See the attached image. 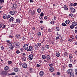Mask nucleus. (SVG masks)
Masks as SVG:
<instances>
[{"label": "nucleus", "instance_id": "nucleus-1", "mask_svg": "<svg viewBox=\"0 0 77 77\" xmlns=\"http://www.w3.org/2000/svg\"><path fill=\"white\" fill-rule=\"evenodd\" d=\"M13 45L16 48H20V44L18 42H15L13 43Z\"/></svg>", "mask_w": 77, "mask_h": 77}, {"label": "nucleus", "instance_id": "nucleus-2", "mask_svg": "<svg viewBox=\"0 0 77 77\" xmlns=\"http://www.w3.org/2000/svg\"><path fill=\"white\" fill-rule=\"evenodd\" d=\"M17 13V11H12L10 12V14L11 15H15Z\"/></svg>", "mask_w": 77, "mask_h": 77}, {"label": "nucleus", "instance_id": "nucleus-3", "mask_svg": "<svg viewBox=\"0 0 77 77\" xmlns=\"http://www.w3.org/2000/svg\"><path fill=\"white\" fill-rule=\"evenodd\" d=\"M33 50V47L31 46H29L28 49L27 50L28 51H32Z\"/></svg>", "mask_w": 77, "mask_h": 77}, {"label": "nucleus", "instance_id": "nucleus-4", "mask_svg": "<svg viewBox=\"0 0 77 77\" xmlns=\"http://www.w3.org/2000/svg\"><path fill=\"white\" fill-rule=\"evenodd\" d=\"M33 58V56L32 54H31L28 56V59L30 60H32Z\"/></svg>", "mask_w": 77, "mask_h": 77}, {"label": "nucleus", "instance_id": "nucleus-5", "mask_svg": "<svg viewBox=\"0 0 77 77\" xmlns=\"http://www.w3.org/2000/svg\"><path fill=\"white\" fill-rule=\"evenodd\" d=\"M72 70L71 69H69L67 71V74H71L72 73Z\"/></svg>", "mask_w": 77, "mask_h": 77}, {"label": "nucleus", "instance_id": "nucleus-6", "mask_svg": "<svg viewBox=\"0 0 77 77\" xmlns=\"http://www.w3.org/2000/svg\"><path fill=\"white\" fill-rule=\"evenodd\" d=\"M70 11V12H72V13H74V12H75V8H71Z\"/></svg>", "mask_w": 77, "mask_h": 77}, {"label": "nucleus", "instance_id": "nucleus-7", "mask_svg": "<svg viewBox=\"0 0 77 77\" xmlns=\"http://www.w3.org/2000/svg\"><path fill=\"white\" fill-rule=\"evenodd\" d=\"M15 37L17 39H20L21 38V35L20 34H17L15 36Z\"/></svg>", "mask_w": 77, "mask_h": 77}, {"label": "nucleus", "instance_id": "nucleus-8", "mask_svg": "<svg viewBox=\"0 0 77 77\" xmlns=\"http://www.w3.org/2000/svg\"><path fill=\"white\" fill-rule=\"evenodd\" d=\"M18 7V5L17 4H14L13 5L12 8L13 9H17V8Z\"/></svg>", "mask_w": 77, "mask_h": 77}, {"label": "nucleus", "instance_id": "nucleus-9", "mask_svg": "<svg viewBox=\"0 0 77 77\" xmlns=\"http://www.w3.org/2000/svg\"><path fill=\"white\" fill-rule=\"evenodd\" d=\"M28 47H29V46L27 44H25L23 46V48L24 50H27L28 48Z\"/></svg>", "mask_w": 77, "mask_h": 77}, {"label": "nucleus", "instance_id": "nucleus-10", "mask_svg": "<svg viewBox=\"0 0 77 77\" xmlns=\"http://www.w3.org/2000/svg\"><path fill=\"white\" fill-rule=\"evenodd\" d=\"M72 24L73 26H77V23L76 22L74 21L72 23Z\"/></svg>", "mask_w": 77, "mask_h": 77}, {"label": "nucleus", "instance_id": "nucleus-11", "mask_svg": "<svg viewBox=\"0 0 77 77\" xmlns=\"http://www.w3.org/2000/svg\"><path fill=\"white\" fill-rule=\"evenodd\" d=\"M22 66L24 68H26L27 67V64L24 63L23 64Z\"/></svg>", "mask_w": 77, "mask_h": 77}, {"label": "nucleus", "instance_id": "nucleus-12", "mask_svg": "<svg viewBox=\"0 0 77 77\" xmlns=\"http://www.w3.org/2000/svg\"><path fill=\"white\" fill-rule=\"evenodd\" d=\"M59 39H62V36H60V35H59L58 36H57L56 37V40H58Z\"/></svg>", "mask_w": 77, "mask_h": 77}, {"label": "nucleus", "instance_id": "nucleus-13", "mask_svg": "<svg viewBox=\"0 0 77 77\" xmlns=\"http://www.w3.org/2000/svg\"><path fill=\"white\" fill-rule=\"evenodd\" d=\"M44 72L43 71H41L39 73V75L40 76H43L44 75Z\"/></svg>", "mask_w": 77, "mask_h": 77}, {"label": "nucleus", "instance_id": "nucleus-14", "mask_svg": "<svg viewBox=\"0 0 77 77\" xmlns=\"http://www.w3.org/2000/svg\"><path fill=\"white\" fill-rule=\"evenodd\" d=\"M46 59L47 60H50L51 58H50V55H47L46 56Z\"/></svg>", "mask_w": 77, "mask_h": 77}, {"label": "nucleus", "instance_id": "nucleus-15", "mask_svg": "<svg viewBox=\"0 0 77 77\" xmlns=\"http://www.w3.org/2000/svg\"><path fill=\"white\" fill-rule=\"evenodd\" d=\"M16 21L17 23H19L21 22V20L18 18H17L16 20Z\"/></svg>", "mask_w": 77, "mask_h": 77}, {"label": "nucleus", "instance_id": "nucleus-16", "mask_svg": "<svg viewBox=\"0 0 77 77\" xmlns=\"http://www.w3.org/2000/svg\"><path fill=\"white\" fill-rule=\"evenodd\" d=\"M60 55V53L58 52H57L56 53V56L57 57H59Z\"/></svg>", "mask_w": 77, "mask_h": 77}, {"label": "nucleus", "instance_id": "nucleus-17", "mask_svg": "<svg viewBox=\"0 0 77 77\" xmlns=\"http://www.w3.org/2000/svg\"><path fill=\"white\" fill-rule=\"evenodd\" d=\"M69 59H72V58H73V56L72 54H69Z\"/></svg>", "mask_w": 77, "mask_h": 77}, {"label": "nucleus", "instance_id": "nucleus-18", "mask_svg": "<svg viewBox=\"0 0 77 77\" xmlns=\"http://www.w3.org/2000/svg\"><path fill=\"white\" fill-rule=\"evenodd\" d=\"M2 74L4 75H6L7 74V72L5 71H2Z\"/></svg>", "mask_w": 77, "mask_h": 77}, {"label": "nucleus", "instance_id": "nucleus-19", "mask_svg": "<svg viewBox=\"0 0 77 77\" xmlns=\"http://www.w3.org/2000/svg\"><path fill=\"white\" fill-rule=\"evenodd\" d=\"M14 70L15 72H18V68H15L14 69Z\"/></svg>", "mask_w": 77, "mask_h": 77}, {"label": "nucleus", "instance_id": "nucleus-20", "mask_svg": "<svg viewBox=\"0 0 77 77\" xmlns=\"http://www.w3.org/2000/svg\"><path fill=\"white\" fill-rule=\"evenodd\" d=\"M65 23L66 24H69V23H70V21L69 20H67L66 21Z\"/></svg>", "mask_w": 77, "mask_h": 77}, {"label": "nucleus", "instance_id": "nucleus-21", "mask_svg": "<svg viewBox=\"0 0 77 77\" xmlns=\"http://www.w3.org/2000/svg\"><path fill=\"white\" fill-rule=\"evenodd\" d=\"M4 69L5 70V71H7L8 70V69H9V67L8 66H6L5 67Z\"/></svg>", "mask_w": 77, "mask_h": 77}, {"label": "nucleus", "instance_id": "nucleus-22", "mask_svg": "<svg viewBox=\"0 0 77 77\" xmlns=\"http://www.w3.org/2000/svg\"><path fill=\"white\" fill-rule=\"evenodd\" d=\"M49 70L50 71H51V72H53L54 69L53 68H50Z\"/></svg>", "mask_w": 77, "mask_h": 77}, {"label": "nucleus", "instance_id": "nucleus-23", "mask_svg": "<svg viewBox=\"0 0 77 77\" xmlns=\"http://www.w3.org/2000/svg\"><path fill=\"white\" fill-rule=\"evenodd\" d=\"M64 10H65L66 11L68 10V9L67 8V7H66V5H64Z\"/></svg>", "mask_w": 77, "mask_h": 77}, {"label": "nucleus", "instance_id": "nucleus-24", "mask_svg": "<svg viewBox=\"0 0 77 77\" xmlns=\"http://www.w3.org/2000/svg\"><path fill=\"white\" fill-rule=\"evenodd\" d=\"M34 48L35 50H37V48H39V47H38V46L37 45H35Z\"/></svg>", "mask_w": 77, "mask_h": 77}, {"label": "nucleus", "instance_id": "nucleus-25", "mask_svg": "<svg viewBox=\"0 0 77 77\" xmlns=\"http://www.w3.org/2000/svg\"><path fill=\"white\" fill-rule=\"evenodd\" d=\"M42 58L43 59H46V56L45 55H43L42 56Z\"/></svg>", "mask_w": 77, "mask_h": 77}, {"label": "nucleus", "instance_id": "nucleus-26", "mask_svg": "<svg viewBox=\"0 0 77 77\" xmlns=\"http://www.w3.org/2000/svg\"><path fill=\"white\" fill-rule=\"evenodd\" d=\"M13 20H14V17H12L10 18L9 21H10V22H11V21H12Z\"/></svg>", "mask_w": 77, "mask_h": 77}, {"label": "nucleus", "instance_id": "nucleus-27", "mask_svg": "<svg viewBox=\"0 0 77 77\" xmlns=\"http://www.w3.org/2000/svg\"><path fill=\"white\" fill-rule=\"evenodd\" d=\"M40 48L42 51H44V50H45V48L43 46H42L40 47Z\"/></svg>", "mask_w": 77, "mask_h": 77}, {"label": "nucleus", "instance_id": "nucleus-28", "mask_svg": "<svg viewBox=\"0 0 77 77\" xmlns=\"http://www.w3.org/2000/svg\"><path fill=\"white\" fill-rule=\"evenodd\" d=\"M61 25L63 26H66L67 25L66 23H62Z\"/></svg>", "mask_w": 77, "mask_h": 77}, {"label": "nucleus", "instance_id": "nucleus-29", "mask_svg": "<svg viewBox=\"0 0 77 77\" xmlns=\"http://www.w3.org/2000/svg\"><path fill=\"white\" fill-rule=\"evenodd\" d=\"M9 48L10 49H11V50H12L13 48H14V47H13V46L12 45H11L10 46Z\"/></svg>", "mask_w": 77, "mask_h": 77}, {"label": "nucleus", "instance_id": "nucleus-30", "mask_svg": "<svg viewBox=\"0 0 77 77\" xmlns=\"http://www.w3.org/2000/svg\"><path fill=\"white\" fill-rule=\"evenodd\" d=\"M7 18V15L6 14H4L3 16V18L4 19H6Z\"/></svg>", "mask_w": 77, "mask_h": 77}, {"label": "nucleus", "instance_id": "nucleus-31", "mask_svg": "<svg viewBox=\"0 0 77 77\" xmlns=\"http://www.w3.org/2000/svg\"><path fill=\"white\" fill-rule=\"evenodd\" d=\"M45 48H47V49H49L50 48V46L48 45H47L45 46Z\"/></svg>", "mask_w": 77, "mask_h": 77}, {"label": "nucleus", "instance_id": "nucleus-32", "mask_svg": "<svg viewBox=\"0 0 77 77\" xmlns=\"http://www.w3.org/2000/svg\"><path fill=\"white\" fill-rule=\"evenodd\" d=\"M22 60L23 61H26V57H23L22 59Z\"/></svg>", "mask_w": 77, "mask_h": 77}, {"label": "nucleus", "instance_id": "nucleus-33", "mask_svg": "<svg viewBox=\"0 0 77 77\" xmlns=\"http://www.w3.org/2000/svg\"><path fill=\"white\" fill-rule=\"evenodd\" d=\"M37 11L38 13H40L41 11V9L38 8L37 10Z\"/></svg>", "mask_w": 77, "mask_h": 77}, {"label": "nucleus", "instance_id": "nucleus-34", "mask_svg": "<svg viewBox=\"0 0 77 77\" xmlns=\"http://www.w3.org/2000/svg\"><path fill=\"white\" fill-rule=\"evenodd\" d=\"M70 77H74V74L73 73H70Z\"/></svg>", "mask_w": 77, "mask_h": 77}, {"label": "nucleus", "instance_id": "nucleus-35", "mask_svg": "<svg viewBox=\"0 0 77 77\" xmlns=\"http://www.w3.org/2000/svg\"><path fill=\"white\" fill-rule=\"evenodd\" d=\"M37 45L38 47H40L41 46V43H38Z\"/></svg>", "mask_w": 77, "mask_h": 77}, {"label": "nucleus", "instance_id": "nucleus-36", "mask_svg": "<svg viewBox=\"0 0 77 77\" xmlns=\"http://www.w3.org/2000/svg\"><path fill=\"white\" fill-rule=\"evenodd\" d=\"M70 28L71 29H73L74 28V26L73 25H71L70 26Z\"/></svg>", "mask_w": 77, "mask_h": 77}, {"label": "nucleus", "instance_id": "nucleus-37", "mask_svg": "<svg viewBox=\"0 0 77 77\" xmlns=\"http://www.w3.org/2000/svg\"><path fill=\"white\" fill-rule=\"evenodd\" d=\"M31 13H32V15H34L35 14V11L34 10H33L31 12Z\"/></svg>", "mask_w": 77, "mask_h": 77}, {"label": "nucleus", "instance_id": "nucleus-38", "mask_svg": "<svg viewBox=\"0 0 77 77\" xmlns=\"http://www.w3.org/2000/svg\"><path fill=\"white\" fill-rule=\"evenodd\" d=\"M69 68H71V67L72 66V65L71 64H69Z\"/></svg>", "mask_w": 77, "mask_h": 77}, {"label": "nucleus", "instance_id": "nucleus-39", "mask_svg": "<svg viewBox=\"0 0 77 77\" xmlns=\"http://www.w3.org/2000/svg\"><path fill=\"white\" fill-rule=\"evenodd\" d=\"M54 64L53 63H51L49 65V66L51 67L53 66Z\"/></svg>", "mask_w": 77, "mask_h": 77}, {"label": "nucleus", "instance_id": "nucleus-40", "mask_svg": "<svg viewBox=\"0 0 77 77\" xmlns=\"http://www.w3.org/2000/svg\"><path fill=\"white\" fill-rule=\"evenodd\" d=\"M54 21L53 20H52L51 22V24H54Z\"/></svg>", "mask_w": 77, "mask_h": 77}, {"label": "nucleus", "instance_id": "nucleus-41", "mask_svg": "<svg viewBox=\"0 0 77 77\" xmlns=\"http://www.w3.org/2000/svg\"><path fill=\"white\" fill-rule=\"evenodd\" d=\"M59 28L58 27H57L56 28V31H59Z\"/></svg>", "mask_w": 77, "mask_h": 77}, {"label": "nucleus", "instance_id": "nucleus-42", "mask_svg": "<svg viewBox=\"0 0 77 77\" xmlns=\"http://www.w3.org/2000/svg\"><path fill=\"white\" fill-rule=\"evenodd\" d=\"M37 34L39 36H40L41 35V33L40 32H38L37 33Z\"/></svg>", "mask_w": 77, "mask_h": 77}, {"label": "nucleus", "instance_id": "nucleus-43", "mask_svg": "<svg viewBox=\"0 0 77 77\" xmlns=\"http://www.w3.org/2000/svg\"><path fill=\"white\" fill-rule=\"evenodd\" d=\"M75 74L77 75V69H75Z\"/></svg>", "mask_w": 77, "mask_h": 77}, {"label": "nucleus", "instance_id": "nucleus-44", "mask_svg": "<svg viewBox=\"0 0 77 77\" xmlns=\"http://www.w3.org/2000/svg\"><path fill=\"white\" fill-rule=\"evenodd\" d=\"M77 6V3H75L73 4V6Z\"/></svg>", "mask_w": 77, "mask_h": 77}, {"label": "nucleus", "instance_id": "nucleus-45", "mask_svg": "<svg viewBox=\"0 0 77 77\" xmlns=\"http://www.w3.org/2000/svg\"><path fill=\"white\" fill-rule=\"evenodd\" d=\"M36 66L38 67V68H39V67L41 66V65L38 64L36 65Z\"/></svg>", "mask_w": 77, "mask_h": 77}, {"label": "nucleus", "instance_id": "nucleus-46", "mask_svg": "<svg viewBox=\"0 0 77 77\" xmlns=\"http://www.w3.org/2000/svg\"><path fill=\"white\" fill-rule=\"evenodd\" d=\"M73 15V14H70L69 15V17H72Z\"/></svg>", "mask_w": 77, "mask_h": 77}, {"label": "nucleus", "instance_id": "nucleus-47", "mask_svg": "<svg viewBox=\"0 0 77 77\" xmlns=\"http://www.w3.org/2000/svg\"><path fill=\"white\" fill-rule=\"evenodd\" d=\"M10 17H11V15H8L7 17V19H8Z\"/></svg>", "mask_w": 77, "mask_h": 77}, {"label": "nucleus", "instance_id": "nucleus-48", "mask_svg": "<svg viewBox=\"0 0 77 77\" xmlns=\"http://www.w3.org/2000/svg\"><path fill=\"white\" fill-rule=\"evenodd\" d=\"M8 64H11L12 63V61H9L8 62Z\"/></svg>", "mask_w": 77, "mask_h": 77}, {"label": "nucleus", "instance_id": "nucleus-49", "mask_svg": "<svg viewBox=\"0 0 77 77\" xmlns=\"http://www.w3.org/2000/svg\"><path fill=\"white\" fill-rule=\"evenodd\" d=\"M40 29H41L42 30H44V28L43 27V26H41V27H40Z\"/></svg>", "mask_w": 77, "mask_h": 77}, {"label": "nucleus", "instance_id": "nucleus-50", "mask_svg": "<svg viewBox=\"0 0 77 77\" xmlns=\"http://www.w3.org/2000/svg\"><path fill=\"white\" fill-rule=\"evenodd\" d=\"M1 48L2 50H4V47L3 46H2L1 47Z\"/></svg>", "mask_w": 77, "mask_h": 77}, {"label": "nucleus", "instance_id": "nucleus-51", "mask_svg": "<svg viewBox=\"0 0 77 77\" xmlns=\"http://www.w3.org/2000/svg\"><path fill=\"white\" fill-rule=\"evenodd\" d=\"M48 30L49 32H52V31L51 29H48Z\"/></svg>", "mask_w": 77, "mask_h": 77}, {"label": "nucleus", "instance_id": "nucleus-52", "mask_svg": "<svg viewBox=\"0 0 77 77\" xmlns=\"http://www.w3.org/2000/svg\"><path fill=\"white\" fill-rule=\"evenodd\" d=\"M16 53H17V54H19V53H20V51L17 50L16 51Z\"/></svg>", "mask_w": 77, "mask_h": 77}, {"label": "nucleus", "instance_id": "nucleus-53", "mask_svg": "<svg viewBox=\"0 0 77 77\" xmlns=\"http://www.w3.org/2000/svg\"><path fill=\"white\" fill-rule=\"evenodd\" d=\"M3 2H4V0H0V3H3Z\"/></svg>", "mask_w": 77, "mask_h": 77}, {"label": "nucleus", "instance_id": "nucleus-54", "mask_svg": "<svg viewBox=\"0 0 77 77\" xmlns=\"http://www.w3.org/2000/svg\"><path fill=\"white\" fill-rule=\"evenodd\" d=\"M30 3H33V0H30Z\"/></svg>", "mask_w": 77, "mask_h": 77}, {"label": "nucleus", "instance_id": "nucleus-55", "mask_svg": "<svg viewBox=\"0 0 77 77\" xmlns=\"http://www.w3.org/2000/svg\"><path fill=\"white\" fill-rule=\"evenodd\" d=\"M20 50L21 51H24V49H23V48H21Z\"/></svg>", "mask_w": 77, "mask_h": 77}, {"label": "nucleus", "instance_id": "nucleus-56", "mask_svg": "<svg viewBox=\"0 0 77 77\" xmlns=\"http://www.w3.org/2000/svg\"><path fill=\"white\" fill-rule=\"evenodd\" d=\"M44 15V13H42L41 14V16H43Z\"/></svg>", "mask_w": 77, "mask_h": 77}, {"label": "nucleus", "instance_id": "nucleus-57", "mask_svg": "<svg viewBox=\"0 0 77 77\" xmlns=\"http://www.w3.org/2000/svg\"><path fill=\"white\" fill-rule=\"evenodd\" d=\"M7 42L8 44H10V42H11V41L8 40L7 41Z\"/></svg>", "mask_w": 77, "mask_h": 77}, {"label": "nucleus", "instance_id": "nucleus-58", "mask_svg": "<svg viewBox=\"0 0 77 77\" xmlns=\"http://www.w3.org/2000/svg\"><path fill=\"white\" fill-rule=\"evenodd\" d=\"M47 16H45L44 17V19H45V20H46V19H47Z\"/></svg>", "mask_w": 77, "mask_h": 77}, {"label": "nucleus", "instance_id": "nucleus-59", "mask_svg": "<svg viewBox=\"0 0 77 77\" xmlns=\"http://www.w3.org/2000/svg\"><path fill=\"white\" fill-rule=\"evenodd\" d=\"M39 18L40 20H42V17L40 16L39 17Z\"/></svg>", "mask_w": 77, "mask_h": 77}, {"label": "nucleus", "instance_id": "nucleus-60", "mask_svg": "<svg viewBox=\"0 0 77 77\" xmlns=\"http://www.w3.org/2000/svg\"><path fill=\"white\" fill-rule=\"evenodd\" d=\"M71 38L72 39H74V36L73 35L72 36Z\"/></svg>", "mask_w": 77, "mask_h": 77}, {"label": "nucleus", "instance_id": "nucleus-61", "mask_svg": "<svg viewBox=\"0 0 77 77\" xmlns=\"http://www.w3.org/2000/svg\"><path fill=\"white\" fill-rule=\"evenodd\" d=\"M70 62H72V59H70Z\"/></svg>", "mask_w": 77, "mask_h": 77}, {"label": "nucleus", "instance_id": "nucleus-62", "mask_svg": "<svg viewBox=\"0 0 77 77\" xmlns=\"http://www.w3.org/2000/svg\"><path fill=\"white\" fill-rule=\"evenodd\" d=\"M11 75H15V73L13 72L11 74Z\"/></svg>", "mask_w": 77, "mask_h": 77}, {"label": "nucleus", "instance_id": "nucleus-63", "mask_svg": "<svg viewBox=\"0 0 77 77\" xmlns=\"http://www.w3.org/2000/svg\"><path fill=\"white\" fill-rule=\"evenodd\" d=\"M57 75H60V73L59 72H57Z\"/></svg>", "mask_w": 77, "mask_h": 77}, {"label": "nucleus", "instance_id": "nucleus-64", "mask_svg": "<svg viewBox=\"0 0 77 77\" xmlns=\"http://www.w3.org/2000/svg\"><path fill=\"white\" fill-rule=\"evenodd\" d=\"M75 33H77V30H75Z\"/></svg>", "mask_w": 77, "mask_h": 77}]
</instances>
